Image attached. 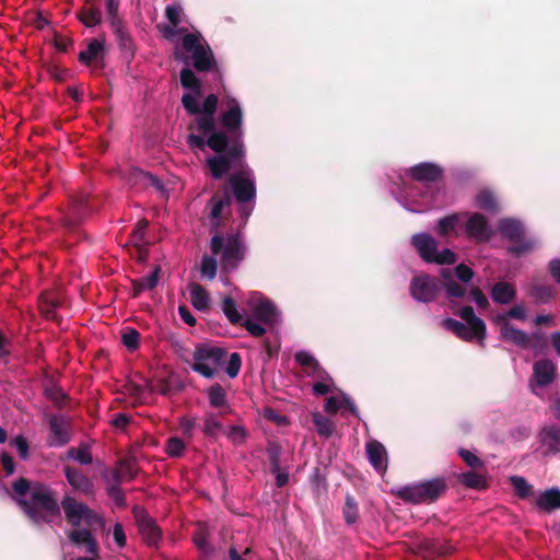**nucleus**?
<instances>
[{"label":"nucleus","instance_id":"obj_1","mask_svg":"<svg viewBox=\"0 0 560 560\" xmlns=\"http://www.w3.org/2000/svg\"><path fill=\"white\" fill-rule=\"evenodd\" d=\"M35 523H50L59 517L62 509L66 521L73 527L68 533L69 539L77 546H83L90 555L98 553V545L92 530L103 528L104 518L86 504L66 494L58 504L51 489L39 482H30L20 478L12 485V492L4 489Z\"/></svg>","mask_w":560,"mask_h":560},{"label":"nucleus","instance_id":"obj_2","mask_svg":"<svg viewBox=\"0 0 560 560\" xmlns=\"http://www.w3.org/2000/svg\"><path fill=\"white\" fill-rule=\"evenodd\" d=\"M223 127L222 132L228 139V152L225 154H214L206 159L207 167L213 168L215 175H221L228 166L229 160H241L246 158V148L244 143L243 112L235 100L229 102V108L220 116Z\"/></svg>","mask_w":560,"mask_h":560},{"label":"nucleus","instance_id":"obj_3","mask_svg":"<svg viewBox=\"0 0 560 560\" xmlns=\"http://www.w3.org/2000/svg\"><path fill=\"white\" fill-rule=\"evenodd\" d=\"M445 291L451 302L456 299L475 302L479 308L489 305L487 296L472 282H411L410 293L418 302L429 303Z\"/></svg>","mask_w":560,"mask_h":560},{"label":"nucleus","instance_id":"obj_4","mask_svg":"<svg viewBox=\"0 0 560 560\" xmlns=\"http://www.w3.org/2000/svg\"><path fill=\"white\" fill-rule=\"evenodd\" d=\"M213 179H222L234 171L229 176V188L233 197L238 203H247L256 198V185L253 177V171L246 163L245 158L241 160H229L226 170L219 176L213 173V168L208 167Z\"/></svg>","mask_w":560,"mask_h":560},{"label":"nucleus","instance_id":"obj_5","mask_svg":"<svg viewBox=\"0 0 560 560\" xmlns=\"http://www.w3.org/2000/svg\"><path fill=\"white\" fill-rule=\"evenodd\" d=\"M246 312L255 319L246 317L244 326L253 337H261L266 332L265 326H271L278 322L279 314L275 305L264 298L259 292H250L246 299Z\"/></svg>","mask_w":560,"mask_h":560},{"label":"nucleus","instance_id":"obj_6","mask_svg":"<svg viewBox=\"0 0 560 560\" xmlns=\"http://www.w3.org/2000/svg\"><path fill=\"white\" fill-rule=\"evenodd\" d=\"M212 255L221 254V266L224 271L235 270L244 258L245 246L238 234H230L226 238L220 233L210 242Z\"/></svg>","mask_w":560,"mask_h":560},{"label":"nucleus","instance_id":"obj_7","mask_svg":"<svg viewBox=\"0 0 560 560\" xmlns=\"http://www.w3.org/2000/svg\"><path fill=\"white\" fill-rule=\"evenodd\" d=\"M199 96L185 93L182 96V104L186 112L196 115L195 124L199 132L213 130L215 127L214 115L217 113L219 98L215 94H209L200 107L197 103Z\"/></svg>","mask_w":560,"mask_h":560},{"label":"nucleus","instance_id":"obj_8","mask_svg":"<svg viewBox=\"0 0 560 560\" xmlns=\"http://www.w3.org/2000/svg\"><path fill=\"white\" fill-rule=\"evenodd\" d=\"M459 316L466 324L453 318H445L442 322V326L464 340H482L485 338L486 324L481 318L475 315L472 307H463L459 311Z\"/></svg>","mask_w":560,"mask_h":560},{"label":"nucleus","instance_id":"obj_9","mask_svg":"<svg viewBox=\"0 0 560 560\" xmlns=\"http://www.w3.org/2000/svg\"><path fill=\"white\" fill-rule=\"evenodd\" d=\"M226 352L219 347L199 346L196 348L192 370L207 378L213 377L222 368Z\"/></svg>","mask_w":560,"mask_h":560},{"label":"nucleus","instance_id":"obj_10","mask_svg":"<svg viewBox=\"0 0 560 560\" xmlns=\"http://www.w3.org/2000/svg\"><path fill=\"white\" fill-rule=\"evenodd\" d=\"M182 46L185 51L190 52L192 67L197 72H208L217 63L213 52L208 44L202 43L199 33H188L183 37Z\"/></svg>","mask_w":560,"mask_h":560},{"label":"nucleus","instance_id":"obj_11","mask_svg":"<svg viewBox=\"0 0 560 560\" xmlns=\"http://www.w3.org/2000/svg\"><path fill=\"white\" fill-rule=\"evenodd\" d=\"M445 488L443 479H432L401 487L397 489L396 494L407 502L427 503L435 501L444 492Z\"/></svg>","mask_w":560,"mask_h":560},{"label":"nucleus","instance_id":"obj_12","mask_svg":"<svg viewBox=\"0 0 560 560\" xmlns=\"http://www.w3.org/2000/svg\"><path fill=\"white\" fill-rule=\"evenodd\" d=\"M295 360L303 368L305 374L315 378L313 384L314 394L323 396L332 392V378L319 366L310 352L299 351L295 354Z\"/></svg>","mask_w":560,"mask_h":560},{"label":"nucleus","instance_id":"obj_13","mask_svg":"<svg viewBox=\"0 0 560 560\" xmlns=\"http://www.w3.org/2000/svg\"><path fill=\"white\" fill-rule=\"evenodd\" d=\"M152 392H159L163 395L170 394V388L164 384L149 382L141 375H135L124 385V394L129 397L132 404L143 402Z\"/></svg>","mask_w":560,"mask_h":560},{"label":"nucleus","instance_id":"obj_14","mask_svg":"<svg viewBox=\"0 0 560 560\" xmlns=\"http://www.w3.org/2000/svg\"><path fill=\"white\" fill-rule=\"evenodd\" d=\"M200 135H189L187 143L190 147L203 150L206 147L210 148L215 154H225L228 152V139L222 130L215 127L211 131L201 132Z\"/></svg>","mask_w":560,"mask_h":560},{"label":"nucleus","instance_id":"obj_15","mask_svg":"<svg viewBox=\"0 0 560 560\" xmlns=\"http://www.w3.org/2000/svg\"><path fill=\"white\" fill-rule=\"evenodd\" d=\"M556 377V365L551 360L541 359L535 362L533 377L529 382L534 394L538 395L537 388H544L553 382Z\"/></svg>","mask_w":560,"mask_h":560},{"label":"nucleus","instance_id":"obj_16","mask_svg":"<svg viewBox=\"0 0 560 560\" xmlns=\"http://www.w3.org/2000/svg\"><path fill=\"white\" fill-rule=\"evenodd\" d=\"M232 203V195L228 185H224L220 191H217L207 202V208L210 209V219L213 226L220 225V218L224 208H229Z\"/></svg>","mask_w":560,"mask_h":560},{"label":"nucleus","instance_id":"obj_17","mask_svg":"<svg viewBox=\"0 0 560 560\" xmlns=\"http://www.w3.org/2000/svg\"><path fill=\"white\" fill-rule=\"evenodd\" d=\"M407 175L420 183H435L443 176V168L430 162L413 165L407 171Z\"/></svg>","mask_w":560,"mask_h":560},{"label":"nucleus","instance_id":"obj_18","mask_svg":"<svg viewBox=\"0 0 560 560\" xmlns=\"http://www.w3.org/2000/svg\"><path fill=\"white\" fill-rule=\"evenodd\" d=\"M89 214L88 196L80 195L72 199L69 211L63 218V224L68 229L78 226Z\"/></svg>","mask_w":560,"mask_h":560},{"label":"nucleus","instance_id":"obj_19","mask_svg":"<svg viewBox=\"0 0 560 560\" xmlns=\"http://www.w3.org/2000/svg\"><path fill=\"white\" fill-rule=\"evenodd\" d=\"M466 233L479 242L488 241L491 232L486 217L479 212L472 213L466 222Z\"/></svg>","mask_w":560,"mask_h":560},{"label":"nucleus","instance_id":"obj_20","mask_svg":"<svg viewBox=\"0 0 560 560\" xmlns=\"http://www.w3.org/2000/svg\"><path fill=\"white\" fill-rule=\"evenodd\" d=\"M411 245L416 248L422 260L432 262L438 249V242L428 233L412 235Z\"/></svg>","mask_w":560,"mask_h":560},{"label":"nucleus","instance_id":"obj_21","mask_svg":"<svg viewBox=\"0 0 560 560\" xmlns=\"http://www.w3.org/2000/svg\"><path fill=\"white\" fill-rule=\"evenodd\" d=\"M50 446H62L70 440L69 424L62 416H52L49 421Z\"/></svg>","mask_w":560,"mask_h":560},{"label":"nucleus","instance_id":"obj_22","mask_svg":"<svg viewBox=\"0 0 560 560\" xmlns=\"http://www.w3.org/2000/svg\"><path fill=\"white\" fill-rule=\"evenodd\" d=\"M140 534L148 545L155 546L161 539V530L154 521L143 512L136 514Z\"/></svg>","mask_w":560,"mask_h":560},{"label":"nucleus","instance_id":"obj_23","mask_svg":"<svg viewBox=\"0 0 560 560\" xmlns=\"http://www.w3.org/2000/svg\"><path fill=\"white\" fill-rule=\"evenodd\" d=\"M369 462L375 470L384 472L387 469V452L383 444L377 441H369L365 445Z\"/></svg>","mask_w":560,"mask_h":560},{"label":"nucleus","instance_id":"obj_24","mask_svg":"<svg viewBox=\"0 0 560 560\" xmlns=\"http://www.w3.org/2000/svg\"><path fill=\"white\" fill-rule=\"evenodd\" d=\"M65 475L67 481L75 491H79L85 495L93 493V482L79 469L68 466L65 469Z\"/></svg>","mask_w":560,"mask_h":560},{"label":"nucleus","instance_id":"obj_25","mask_svg":"<svg viewBox=\"0 0 560 560\" xmlns=\"http://www.w3.org/2000/svg\"><path fill=\"white\" fill-rule=\"evenodd\" d=\"M183 61L187 65V67L183 68L179 73L180 85L189 90L191 95L201 96L202 94V84L201 81L197 78L195 72L189 68V58L184 57Z\"/></svg>","mask_w":560,"mask_h":560},{"label":"nucleus","instance_id":"obj_26","mask_svg":"<svg viewBox=\"0 0 560 560\" xmlns=\"http://www.w3.org/2000/svg\"><path fill=\"white\" fill-rule=\"evenodd\" d=\"M498 229L502 236L512 242L522 241L523 236L525 235V230L522 222L512 218L500 220Z\"/></svg>","mask_w":560,"mask_h":560},{"label":"nucleus","instance_id":"obj_27","mask_svg":"<svg viewBox=\"0 0 560 560\" xmlns=\"http://www.w3.org/2000/svg\"><path fill=\"white\" fill-rule=\"evenodd\" d=\"M105 49V40L94 38L91 39L88 44L85 50L81 51L78 56V59L81 63L85 66H90L93 61H97L103 59Z\"/></svg>","mask_w":560,"mask_h":560},{"label":"nucleus","instance_id":"obj_28","mask_svg":"<svg viewBox=\"0 0 560 560\" xmlns=\"http://www.w3.org/2000/svg\"><path fill=\"white\" fill-rule=\"evenodd\" d=\"M325 410L329 413H335L338 410H341L342 413L345 410H348L354 415L357 413V408L353 401L345 393H340L336 396L327 398Z\"/></svg>","mask_w":560,"mask_h":560},{"label":"nucleus","instance_id":"obj_29","mask_svg":"<svg viewBox=\"0 0 560 560\" xmlns=\"http://www.w3.org/2000/svg\"><path fill=\"white\" fill-rule=\"evenodd\" d=\"M77 19L86 27H94L102 22V12L94 3H85L77 12Z\"/></svg>","mask_w":560,"mask_h":560},{"label":"nucleus","instance_id":"obj_30","mask_svg":"<svg viewBox=\"0 0 560 560\" xmlns=\"http://www.w3.org/2000/svg\"><path fill=\"white\" fill-rule=\"evenodd\" d=\"M536 504L538 509L546 512L560 509V489L550 488L541 492L536 499Z\"/></svg>","mask_w":560,"mask_h":560},{"label":"nucleus","instance_id":"obj_31","mask_svg":"<svg viewBox=\"0 0 560 560\" xmlns=\"http://www.w3.org/2000/svg\"><path fill=\"white\" fill-rule=\"evenodd\" d=\"M475 205L491 214L500 212V205L495 195L489 189L480 190L475 197Z\"/></svg>","mask_w":560,"mask_h":560},{"label":"nucleus","instance_id":"obj_32","mask_svg":"<svg viewBox=\"0 0 560 560\" xmlns=\"http://www.w3.org/2000/svg\"><path fill=\"white\" fill-rule=\"evenodd\" d=\"M501 336L503 339L511 341L520 347H527L529 343V337L523 330L515 328L509 323H503L501 326Z\"/></svg>","mask_w":560,"mask_h":560},{"label":"nucleus","instance_id":"obj_33","mask_svg":"<svg viewBox=\"0 0 560 560\" xmlns=\"http://www.w3.org/2000/svg\"><path fill=\"white\" fill-rule=\"evenodd\" d=\"M541 443L548 452L557 454L560 453V428L557 427H547L541 433Z\"/></svg>","mask_w":560,"mask_h":560},{"label":"nucleus","instance_id":"obj_34","mask_svg":"<svg viewBox=\"0 0 560 560\" xmlns=\"http://www.w3.org/2000/svg\"><path fill=\"white\" fill-rule=\"evenodd\" d=\"M187 291L190 295V301L192 305L197 310L203 311L208 308L209 295L207 291L198 282H190V284L187 288Z\"/></svg>","mask_w":560,"mask_h":560},{"label":"nucleus","instance_id":"obj_35","mask_svg":"<svg viewBox=\"0 0 560 560\" xmlns=\"http://www.w3.org/2000/svg\"><path fill=\"white\" fill-rule=\"evenodd\" d=\"M491 296L494 302L506 304L515 296V289L511 282H494Z\"/></svg>","mask_w":560,"mask_h":560},{"label":"nucleus","instance_id":"obj_36","mask_svg":"<svg viewBox=\"0 0 560 560\" xmlns=\"http://www.w3.org/2000/svg\"><path fill=\"white\" fill-rule=\"evenodd\" d=\"M137 474L136 459L133 457L121 459L115 471L117 482L131 480Z\"/></svg>","mask_w":560,"mask_h":560},{"label":"nucleus","instance_id":"obj_37","mask_svg":"<svg viewBox=\"0 0 560 560\" xmlns=\"http://www.w3.org/2000/svg\"><path fill=\"white\" fill-rule=\"evenodd\" d=\"M114 34L116 35V38L118 40V46L121 52L126 55L128 52L129 55H132L133 52V40L129 33L126 30V26L124 23L121 24H115V26L112 27Z\"/></svg>","mask_w":560,"mask_h":560},{"label":"nucleus","instance_id":"obj_38","mask_svg":"<svg viewBox=\"0 0 560 560\" xmlns=\"http://www.w3.org/2000/svg\"><path fill=\"white\" fill-rule=\"evenodd\" d=\"M529 294L536 302L547 303L553 298L555 290L548 282H534L529 289Z\"/></svg>","mask_w":560,"mask_h":560},{"label":"nucleus","instance_id":"obj_39","mask_svg":"<svg viewBox=\"0 0 560 560\" xmlns=\"http://www.w3.org/2000/svg\"><path fill=\"white\" fill-rule=\"evenodd\" d=\"M132 178L136 183H140L145 187H154L161 192H164L165 190L162 179L151 173L143 172L141 170H135L132 172Z\"/></svg>","mask_w":560,"mask_h":560},{"label":"nucleus","instance_id":"obj_40","mask_svg":"<svg viewBox=\"0 0 560 560\" xmlns=\"http://www.w3.org/2000/svg\"><path fill=\"white\" fill-rule=\"evenodd\" d=\"M270 463L272 472L276 475V482L278 487H283L289 481L288 471L281 470L280 460H279V452L276 448L270 450Z\"/></svg>","mask_w":560,"mask_h":560},{"label":"nucleus","instance_id":"obj_41","mask_svg":"<svg viewBox=\"0 0 560 560\" xmlns=\"http://www.w3.org/2000/svg\"><path fill=\"white\" fill-rule=\"evenodd\" d=\"M458 222H459L458 213H453L451 215L443 217L438 222L436 232L441 236H448L455 231Z\"/></svg>","mask_w":560,"mask_h":560},{"label":"nucleus","instance_id":"obj_42","mask_svg":"<svg viewBox=\"0 0 560 560\" xmlns=\"http://www.w3.org/2000/svg\"><path fill=\"white\" fill-rule=\"evenodd\" d=\"M313 421L319 435L329 438L335 431V423L327 417L315 412Z\"/></svg>","mask_w":560,"mask_h":560},{"label":"nucleus","instance_id":"obj_43","mask_svg":"<svg viewBox=\"0 0 560 560\" xmlns=\"http://www.w3.org/2000/svg\"><path fill=\"white\" fill-rule=\"evenodd\" d=\"M208 536H209L208 526L203 523H198L196 533L194 534V542H195L196 547L203 553L210 552Z\"/></svg>","mask_w":560,"mask_h":560},{"label":"nucleus","instance_id":"obj_44","mask_svg":"<svg viewBox=\"0 0 560 560\" xmlns=\"http://www.w3.org/2000/svg\"><path fill=\"white\" fill-rule=\"evenodd\" d=\"M121 343L130 351L133 352L139 348L140 334L131 327L121 329Z\"/></svg>","mask_w":560,"mask_h":560},{"label":"nucleus","instance_id":"obj_45","mask_svg":"<svg viewBox=\"0 0 560 560\" xmlns=\"http://www.w3.org/2000/svg\"><path fill=\"white\" fill-rule=\"evenodd\" d=\"M222 310L229 320L233 324H241L243 316L238 312L236 304L232 298H225L222 303Z\"/></svg>","mask_w":560,"mask_h":560},{"label":"nucleus","instance_id":"obj_46","mask_svg":"<svg viewBox=\"0 0 560 560\" xmlns=\"http://www.w3.org/2000/svg\"><path fill=\"white\" fill-rule=\"evenodd\" d=\"M68 456L82 465L92 463V453L86 445L70 448L68 451Z\"/></svg>","mask_w":560,"mask_h":560},{"label":"nucleus","instance_id":"obj_47","mask_svg":"<svg viewBox=\"0 0 560 560\" xmlns=\"http://www.w3.org/2000/svg\"><path fill=\"white\" fill-rule=\"evenodd\" d=\"M223 430L222 423L215 415L208 413L203 420L202 431L209 436H217Z\"/></svg>","mask_w":560,"mask_h":560},{"label":"nucleus","instance_id":"obj_48","mask_svg":"<svg viewBox=\"0 0 560 560\" xmlns=\"http://www.w3.org/2000/svg\"><path fill=\"white\" fill-rule=\"evenodd\" d=\"M218 261L215 256H203L201 260L200 271L202 277L212 280L217 275Z\"/></svg>","mask_w":560,"mask_h":560},{"label":"nucleus","instance_id":"obj_49","mask_svg":"<svg viewBox=\"0 0 560 560\" xmlns=\"http://www.w3.org/2000/svg\"><path fill=\"white\" fill-rule=\"evenodd\" d=\"M209 401L212 407H223L226 402V393L220 385H214L208 390Z\"/></svg>","mask_w":560,"mask_h":560},{"label":"nucleus","instance_id":"obj_50","mask_svg":"<svg viewBox=\"0 0 560 560\" xmlns=\"http://www.w3.org/2000/svg\"><path fill=\"white\" fill-rule=\"evenodd\" d=\"M358 504L352 497L347 495L343 508V517L347 524L352 525L358 520Z\"/></svg>","mask_w":560,"mask_h":560},{"label":"nucleus","instance_id":"obj_51","mask_svg":"<svg viewBox=\"0 0 560 560\" xmlns=\"http://www.w3.org/2000/svg\"><path fill=\"white\" fill-rule=\"evenodd\" d=\"M511 483L521 498H528L532 494V486L527 480L520 476H512Z\"/></svg>","mask_w":560,"mask_h":560},{"label":"nucleus","instance_id":"obj_52","mask_svg":"<svg viewBox=\"0 0 560 560\" xmlns=\"http://www.w3.org/2000/svg\"><path fill=\"white\" fill-rule=\"evenodd\" d=\"M460 480L467 487L475 488V489H480L486 486L485 478L481 475L474 472V471H468V472L463 474L460 476Z\"/></svg>","mask_w":560,"mask_h":560},{"label":"nucleus","instance_id":"obj_53","mask_svg":"<svg viewBox=\"0 0 560 560\" xmlns=\"http://www.w3.org/2000/svg\"><path fill=\"white\" fill-rule=\"evenodd\" d=\"M165 451L172 457H179L185 451V443L177 436L170 438L166 442Z\"/></svg>","mask_w":560,"mask_h":560},{"label":"nucleus","instance_id":"obj_54","mask_svg":"<svg viewBox=\"0 0 560 560\" xmlns=\"http://www.w3.org/2000/svg\"><path fill=\"white\" fill-rule=\"evenodd\" d=\"M242 365L241 355L236 352L230 354L229 360L226 362L225 366V373L231 377L234 378L237 376L240 369Z\"/></svg>","mask_w":560,"mask_h":560},{"label":"nucleus","instance_id":"obj_55","mask_svg":"<svg viewBox=\"0 0 560 560\" xmlns=\"http://www.w3.org/2000/svg\"><path fill=\"white\" fill-rule=\"evenodd\" d=\"M119 0H106V11L110 27L124 23L118 16Z\"/></svg>","mask_w":560,"mask_h":560},{"label":"nucleus","instance_id":"obj_56","mask_svg":"<svg viewBox=\"0 0 560 560\" xmlns=\"http://www.w3.org/2000/svg\"><path fill=\"white\" fill-rule=\"evenodd\" d=\"M432 262L438 265H453L456 262V254L451 249H443L442 252H438L434 255Z\"/></svg>","mask_w":560,"mask_h":560},{"label":"nucleus","instance_id":"obj_57","mask_svg":"<svg viewBox=\"0 0 560 560\" xmlns=\"http://www.w3.org/2000/svg\"><path fill=\"white\" fill-rule=\"evenodd\" d=\"M514 243H515V245L511 246L509 248V250H510V253H512L515 256H521L525 253H528L535 246V244L532 240H525L524 237L522 238V241L514 242Z\"/></svg>","mask_w":560,"mask_h":560},{"label":"nucleus","instance_id":"obj_58","mask_svg":"<svg viewBox=\"0 0 560 560\" xmlns=\"http://www.w3.org/2000/svg\"><path fill=\"white\" fill-rule=\"evenodd\" d=\"M11 445H13L16 448V451L19 453V456L22 459H27V457H28V443H27V441L25 440L24 436L18 435L14 439H12L11 440Z\"/></svg>","mask_w":560,"mask_h":560},{"label":"nucleus","instance_id":"obj_59","mask_svg":"<svg viewBox=\"0 0 560 560\" xmlns=\"http://www.w3.org/2000/svg\"><path fill=\"white\" fill-rule=\"evenodd\" d=\"M182 7L177 4L167 5L165 15L173 26H177L180 22Z\"/></svg>","mask_w":560,"mask_h":560},{"label":"nucleus","instance_id":"obj_60","mask_svg":"<svg viewBox=\"0 0 560 560\" xmlns=\"http://www.w3.org/2000/svg\"><path fill=\"white\" fill-rule=\"evenodd\" d=\"M112 535L118 548H124L126 546V534L120 523H116L114 525Z\"/></svg>","mask_w":560,"mask_h":560},{"label":"nucleus","instance_id":"obj_61","mask_svg":"<svg viewBox=\"0 0 560 560\" xmlns=\"http://www.w3.org/2000/svg\"><path fill=\"white\" fill-rule=\"evenodd\" d=\"M148 221L145 219L140 220L131 233L132 240L138 244L144 241L145 231L148 228Z\"/></svg>","mask_w":560,"mask_h":560},{"label":"nucleus","instance_id":"obj_62","mask_svg":"<svg viewBox=\"0 0 560 560\" xmlns=\"http://www.w3.org/2000/svg\"><path fill=\"white\" fill-rule=\"evenodd\" d=\"M264 417L279 425H284L288 423L287 418L272 408H265Z\"/></svg>","mask_w":560,"mask_h":560},{"label":"nucleus","instance_id":"obj_63","mask_svg":"<svg viewBox=\"0 0 560 560\" xmlns=\"http://www.w3.org/2000/svg\"><path fill=\"white\" fill-rule=\"evenodd\" d=\"M455 276L457 280H471L474 277V271L470 267L465 264H459L454 268Z\"/></svg>","mask_w":560,"mask_h":560},{"label":"nucleus","instance_id":"obj_64","mask_svg":"<svg viewBox=\"0 0 560 560\" xmlns=\"http://www.w3.org/2000/svg\"><path fill=\"white\" fill-rule=\"evenodd\" d=\"M226 435L234 442L241 443L245 439V431L242 427L232 425L226 431Z\"/></svg>","mask_w":560,"mask_h":560}]
</instances>
